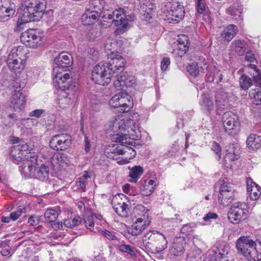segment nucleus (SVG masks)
<instances>
[{"instance_id":"09e8293b","label":"nucleus","mask_w":261,"mask_h":261,"mask_svg":"<svg viewBox=\"0 0 261 261\" xmlns=\"http://www.w3.org/2000/svg\"><path fill=\"white\" fill-rule=\"evenodd\" d=\"M250 67L252 69H253L256 75H254V73L251 72H250V74L252 76L253 81L256 83V86L261 88V74H260L259 70L255 65H250Z\"/></svg>"},{"instance_id":"9d476101","label":"nucleus","mask_w":261,"mask_h":261,"mask_svg":"<svg viewBox=\"0 0 261 261\" xmlns=\"http://www.w3.org/2000/svg\"><path fill=\"white\" fill-rule=\"evenodd\" d=\"M71 144V137L68 134L56 135L52 137L49 141L50 147L57 151L65 150Z\"/></svg>"},{"instance_id":"cd10ccee","label":"nucleus","mask_w":261,"mask_h":261,"mask_svg":"<svg viewBox=\"0 0 261 261\" xmlns=\"http://www.w3.org/2000/svg\"><path fill=\"white\" fill-rule=\"evenodd\" d=\"M113 152L118 155H124L125 156L123 159L125 160V163H128L129 160L136 155V151L133 148L123 145L116 148Z\"/></svg>"},{"instance_id":"37998d69","label":"nucleus","mask_w":261,"mask_h":261,"mask_svg":"<svg viewBox=\"0 0 261 261\" xmlns=\"http://www.w3.org/2000/svg\"><path fill=\"white\" fill-rule=\"evenodd\" d=\"M224 255V254L217 252L215 250H210L206 253L204 261H220Z\"/></svg>"},{"instance_id":"aec40b11","label":"nucleus","mask_w":261,"mask_h":261,"mask_svg":"<svg viewBox=\"0 0 261 261\" xmlns=\"http://www.w3.org/2000/svg\"><path fill=\"white\" fill-rule=\"evenodd\" d=\"M256 246L254 241L248 237H241L236 242V247L238 252L246 257L253 246Z\"/></svg>"},{"instance_id":"5701e85b","label":"nucleus","mask_w":261,"mask_h":261,"mask_svg":"<svg viewBox=\"0 0 261 261\" xmlns=\"http://www.w3.org/2000/svg\"><path fill=\"white\" fill-rule=\"evenodd\" d=\"M186 245L187 243L183 237L175 238L170 249V254L175 256H181L185 252Z\"/></svg>"},{"instance_id":"9b49d317","label":"nucleus","mask_w":261,"mask_h":261,"mask_svg":"<svg viewBox=\"0 0 261 261\" xmlns=\"http://www.w3.org/2000/svg\"><path fill=\"white\" fill-rule=\"evenodd\" d=\"M123 198L126 199V197L123 194H118L115 196L112 200V204L115 212L123 217H127L130 211V203L128 201L125 202Z\"/></svg>"},{"instance_id":"c85d7f7f","label":"nucleus","mask_w":261,"mask_h":261,"mask_svg":"<svg viewBox=\"0 0 261 261\" xmlns=\"http://www.w3.org/2000/svg\"><path fill=\"white\" fill-rule=\"evenodd\" d=\"M50 163L54 170L59 171L66 164V155L62 153H56L51 158Z\"/></svg>"},{"instance_id":"13d9d810","label":"nucleus","mask_w":261,"mask_h":261,"mask_svg":"<svg viewBox=\"0 0 261 261\" xmlns=\"http://www.w3.org/2000/svg\"><path fill=\"white\" fill-rule=\"evenodd\" d=\"M212 149L218 155L219 159L221 155V147L220 145L216 142H214L212 144Z\"/></svg>"},{"instance_id":"f704fd0d","label":"nucleus","mask_w":261,"mask_h":261,"mask_svg":"<svg viewBox=\"0 0 261 261\" xmlns=\"http://www.w3.org/2000/svg\"><path fill=\"white\" fill-rule=\"evenodd\" d=\"M58 215L59 214L57 211L53 208H48L45 212L44 217L47 222L51 223H54V226H53V227L55 229H59L60 226H62V225L55 223L58 217Z\"/></svg>"},{"instance_id":"ddd939ff","label":"nucleus","mask_w":261,"mask_h":261,"mask_svg":"<svg viewBox=\"0 0 261 261\" xmlns=\"http://www.w3.org/2000/svg\"><path fill=\"white\" fill-rule=\"evenodd\" d=\"M218 197L222 205L228 206L234 199V191L229 184L224 182L220 186Z\"/></svg>"},{"instance_id":"4c0bfd02","label":"nucleus","mask_w":261,"mask_h":261,"mask_svg":"<svg viewBox=\"0 0 261 261\" xmlns=\"http://www.w3.org/2000/svg\"><path fill=\"white\" fill-rule=\"evenodd\" d=\"M231 49L239 55H243L246 51V43L243 40H237L233 41L230 46Z\"/></svg>"},{"instance_id":"c03bdc74","label":"nucleus","mask_w":261,"mask_h":261,"mask_svg":"<svg viewBox=\"0 0 261 261\" xmlns=\"http://www.w3.org/2000/svg\"><path fill=\"white\" fill-rule=\"evenodd\" d=\"M82 221V218L77 215L75 216L74 218H68L65 219L64 224L67 227L72 228L80 224Z\"/></svg>"},{"instance_id":"f257e3e1","label":"nucleus","mask_w":261,"mask_h":261,"mask_svg":"<svg viewBox=\"0 0 261 261\" xmlns=\"http://www.w3.org/2000/svg\"><path fill=\"white\" fill-rule=\"evenodd\" d=\"M105 13L101 17L112 20V22H114L116 27L115 31L116 35L122 34L127 31L132 27V22L135 19L134 14L126 15L125 10L122 8L108 11Z\"/></svg>"},{"instance_id":"603ef678","label":"nucleus","mask_w":261,"mask_h":261,"mask_svg":"<svg viewBox=\"0 0 261 261\" xmlns=\"http://www.w3.org/2000/svg\"><path fill=\"white\" fill-rule=\"evenodd\" d=\"M119 249L120 251L127 253L132 256L135 255L134 251L129 245L125 244L121 245L119 246Z\"/></svg>"},{"instance_id":"1a4fd4ad","label":"nucleus","mask_w":261,"mask_h":261,"mask_svg":"<svg viewBox=\"0 0 261 261\" xmlns=\"http://www.w3.org/2000/svg\"><path fill=\"white\" fill-rule=\"evenodd\" d=\"M222 121L224 130L227 133L233 135L238 133L240 123L237 115L231 112H225Z\"/></svg>"},{"instance_id":"473e14b6","label":"nucleus","mask_w":261,"mask_h":261,"mask_svg":"<svg viewBox=\"0 0 261 261\" xmlns=\"http://www.w3.org/2000/svg\"><path fill=\"white\" fill-rule=\"evenodd\" d=\"M247 190L250 195V199L255 200L259 198L261 194L259 187L250 179V184L249 180L247 181Z\"/></svg>"},{"instance_id":"6e6d98bb","label":"nucleus","mask_w":261,"mask_h":261,"mask_svg":"<svg viewBox=\"0 0 261 261\" xmlns=\"http://www.w3.org/2000/svg\"><path fill=\"white\" fill-rule=\"evenodd\" d=\"M240 158L239 153L226 154L224 157V162L227 164V161H234L237 160Z\"/></svg>"},{"instance_id":"0eeeda50","label":"nucleus","mask_w":261,"mask_h":261,"mask_svg":"<svg viewBox=\"0 0 261 261\" xmlns=\"http://www.w3.org/2000/svg\"><path fill=\"white\" fill-rule=\"evenodd\" d=\"M110 106L114 108H120L123 112H128L133 106V100L130 95L121 92L113 96L109 101Z\"/></svg>"},{"instance_id":"de8ad7c7","label":"nucleus","mask_w":261,"mask_h":261,"mask_svg":"<svg viewBox=\"0 0 261 261\" xmlns=\"http://www.w3.org/2000/svg\"><path fill=\"white\" fill-rule=\"evenodd\" d=\"M229 11L230 14L233 17L234 19L237 21L242 20L241 14L243 12V8L242 6L231 7L229 8Z\"/></svg>"},{"instance_id":"393cba45","label":"nucleus","mask_w":261,"mask_h":261,"mask_svg":"<svg viewBox=\"0 0 261 261\" xmlns=\"http://www.w3.org/2000/svg\"><path fill=\"white\" fill-rule=\"evenodd\" d=\"M34 21H38V20L36 19L33 9L30 7L29 4H28V5L25 6L20 12L18 22L22 24Z\"/></svg>"},{"instance_id":"5fc2aeb1","label":"nucleus","mask_w":261,"mask_h":261,"mask_svg":"<svg viewBox=\"0 0 261 261\" xmlns=\"http://www.w3.org/2000/svg\"><path fill=\"white\" fill-rule=\"evenodd\" d=\"M101 234L109 240H115L117 239L116 236L112 232L108 230H101Z\"/></svg>"},{"instance_id":"338daca9","label":"nucleus","mask_w":261,"mask_h":261,"mask_svg":"<svg viewBox=\"0 0 261 261\" xmlns=\"http://www.w3.org/2000/svg\"><path fill=\"white\" fill-rule=\"evenodd\" d=\"M245 59L247 61L250 62H253L255 60L254 55L251 52L246 53Z\"/></svg>"},{"instance_id":"e433bc0d","label":"nucleus","mask_w":261,"mask_h":261,"mask_svg":"<svg viewBox=\"0 0 261 261\" xmlns=\"http://www.w3.org/2000/svg\"><path fill=\"white\" fill-rule=\"evenodd\" d=\"M155 181L154 179L145 180L143 186L140 189L141 194L145 196L151 195L154 190Z\"/></svg>"},{"instance_id":"bb28decb","label":"nucleus","mask_w":261,"mask_h":261,"mask_svg":"<svg viewBox=\"0 0 261 261\" xmlns=\"http://www.w3.org/2000/svg\"><path fill=\"white\" fill-rule=\"evenodd\" d=\"M237 31L236 25L230 24L227 26L221 34L220 39L221 43L227 44L236 35Z\"/></svg>"},{"instance_id":"423d86ee","label":"nucleus","mask_w":261,"mask_h":261,"mask_svg":"<svg viewBox=\"0 0 261 261\" xmlns=\"http://www.w3.org/2000/svg\"><path fill=\"white\" fill-rule=\"evenodd\" d=\"M248 213V206L244 202H236L229 208L227 217L229 221L233 224H239L244 220Z\"/></svg>"},{"instance_id":"69168bd1","label":"nucleus","mask_w":261,"mask_h":261,"mask_svg":"<svg viewBox=\"0 0 261 261\" xmlns=\"http://www.w3.org/2000/svg\"><path fill=\"white\" fill-rule=\"evenodd\" d=\"M76 184L78 188L82 189L84 191H85L87 184V181L79 178L78 180L76 181Z\"/></svg>"},{"instance_id":"49530a36","label":"nucleus","mask_w":261,"mask_h":261,"mask_svg":"<svg viewBox=\"0 0 261 261\" xmlns=\"http://www.w3.org/2000/svg\"><path fill=\"white\" fill-rule=\"evenodd\" d=\"M249 96L253 103L256 105H261V91L258 89H251L249 92Z\"/></svg>"},{"instance_id":"f3484780","label":"nucleus","mask_w":261,"mask_h":261,"mask_svg":"<svg viewBox=\"0 0 261 261\" xmlns=\"http://www.w3.org/2000/svg\"><path fill=\"white\" fill-rule=\"evenodd\" d=\"M114 79V86L118 90H125V88L132 87L136 84L134 77L129 76L125 72L115 76Z\"/></svg>"},{"instance_id":"20e7f679","label":"nucleus","mask_w":261,"mask_h":261,"mask_svg":"<svg viewBox=\"0 0 261 261\" xmlns=\"http://www.w3.org/2000/svg\"><path fill=\"white\" fill-rule=\"evenodd\" d=\"M143 243L146 249L153 253H159L167 247L165 236L154 230L145 233Z\"/></svg>"},{"instance_id":"c9c22d12","label":"nucleus","mask_w":261,"mask_h":261,"mask_svg":"<svg viewBox=\"0 0 261 261\" xmlns=\"http://www.w3.org/2000/svg\"><path fill=\"white\" fill-rule=\"evenodd\" d=\"M246 143L248 148L255 150L261 146V137L255 134L250 135L247 138Z\"/></svg>"},{"instance_id":"7c9ffc66","label":"nucleus","mask_w":261,"mask_h":261,"mask_svg":"<svg viewBox=\"0 0 261 261\" xmlns=\"http://www.w3.org/2000/svg\"><path fill=\"white\" fill-rule=\"evenodd\" d=\"M55 63L59 68H66L70 66L72 64V60L70 56L64 53H61L54 60Z\"/></svg>"},{"instance_id":"dca6fc26","label":"nucleus","mask_w":261,"mask_h":261,"mask_svg":"<svg viewBox=\"0 0 261 261\" xmlns=\"http://www.w3.org/2000/svg\"><path fill=\"white\" fill-rule=\"evenodd\" d=\"M106 64L109 65V69L112 73V75H119L123 72L125 65V60L121 56L117 55L116 57H112L108 62H105Z\"/></svg>"},{"instance_id":"0e129e2a","label":"nucleus","mask_w":261,"mask_h":261,"mask_svg":"<svg viewBox=\"0 0 261 261\" xmlns=\"http://www.w3.org/2000/svg\"><path fill=\"white\" fill-rule=\"evenodd\" d=\"M226 154L238 153L236 151L235 145L233 144H230L226 146Z\"/></svg>"},{"instance_id":"2eb2a0df","label":"nucleus","mask_w":261,"mask_h":261,"mask_svg":"<svg viewBox=\"0 0 261 261\" xmlns=\"http://www.w3.org/2000/svg\"><path fill=\"white\" fill-rule=\"evenodd\" d=\"M167 11L168 13L167 20L169 23H178L184 17L185 12L184 7L178 2L172 4Z\"/></svg>"},{"instance_id":"c756f323","label":"nucleus","mask_w":261,"mask_h":261,"mask_svg":"<svg viewBox=\"0 0 261 261\" xmlns=\"http://www.w3.org/2000/svg\"><path fill=\"white\" fill-rule=\"evenodd\" d=\"M120 118L116 119L114 121H111L110 123L109 128L114 132H119L122 135V133H124V130L126 129L127 126V120ZM117 136L120 135L117 134Z\"/></svg>"},{"instance_id":"e2e57ef3","label":"nucleus","mask_w":261,"mask_h":261,"mask_svg":"<svg viewBox=\"0 0 261 261\" xmlns=\"http://www.w3.org/2000/svg\"><path fill=\"white\" fill-rule=\"evenodd\" d=\"M218 218V215L216 213L209 212L206 214L203 219L206 222H210L211 219H216Z\"/></svg>"},{"instance_id":"79ce46f5","label":"nucleus","mask_w":261,"mask_h":261,"mask_svg":"<svg viewBox=\"0 0 261 261\" xmlns=\"http://www.w3.org/2000/svg\"><path fill=\"white\" fill-rule=\"evenodd\" d=\"M245 257L249 261H259L261 259V249L258 251L256 246H253Z\"/></svg>"},{"instance_id":"f03ea898","label":"nucleus","mask_w":261,"mask_h":261,"mask_svg":"<svg viewBox=\"0 0 261 261\" xmlns=\"http://www.w3.org/2000/svg\"><path fill=\"white\" fill-rule=\"evenodd\" d=\"M20 167L22 174L27 178H35L42 181H46L48 178V166L43 164H39L37 157H33L32 160L24 163Z\"/></svg>"},{"instance_id":"4468645a","label":"nucleus","mask_w":261,"mask_h":261,"mask_svg":"<svg viewBox=\"0 0 261 261\" xmlns=\"http://www.w3.org/2000/svg\"><path fill=\"white\" fill-rule=\"evenodd\" d=\"M137 127L134 120L128 119L126 129L124 130V133H122V135H119L116 138V141L122 144H127L128 138L133 139L138 138L139 136L137 134V131L138 130L137 129Z\"/></svg>"},{"instance_id":"412c9836","label":"nucleus","mask_w":261,"mask_h":261,"mask_svg":"<svg viewBox=\"0 0 261 261\" xmlns=\"http://www.w3.org/2000/svg\"><path fill=\"white\" fill-rule=\"evenodd\" d=\"M187 36L182 35L179 37L172 46V54L175 57H182L188 50Z\"/></svg>"},{"instance_id":"72a5a7b5","label":"nucleus","mask_w":261,"mask_h":261,"mask_svg":"<svg viewBox=\"0 0 261 261\" xmlns=\"http://www.w3.org/2000/svg\"><path fill=\"white\" fill-rule=\"evenodd\" d=\"M99 15L92 10L87 8L85 12L82 16V21L84 25L93 24L98 18Z\"/></svg>"},{"instance_id":"a18cd8bd","label":"nucleus","mask_w":261,"mask_h":261,"mask_svg":"<svg viewBox=\"0 0 261 261\" xmlns=\"http://www.w3.org/2000/svg\"><path fill=\"white\" fill-rule=\"evenodd\" d=\"M86 227L91 231L94 230V214L90 213L86 214L83 217Z\"/></svg>"},{"instance_id":"39448f33","label":"nucleus","mask_w":261,"mask_h":261,"mask_svg":"<svg viewBox=\"0 0 261 261\" xmlns=\"http://www.w3.org/2000/svg\"><path fill=\"white\" fill-rule=\"evenodd\" d=\"M108 66L105 63L100 62L94 67L91 79L95 84L104 86L110 83L113 76Z\"/></svg>"},{"instance_id":"2f4dec72","label":"nucleus","mask_w":261,"mask_h":261,"mask_svg":"<svg viewBox=\"0 0 261 261\" xmlns=\"http://www.w3.org/2000/svg\"><path fill=\"white\" fill-rule=\"evenodd\" d=\"M228 94L223 90L217 91L215 97L216 107L223 109L228 105Z\"/></svg>"},{"instance_id":"680f3d73","label":"nucleus","mask_w":261,"mask_h":261,"mask_svg":"<svg viewBox=\"0 0 261 261\" xmlns=\"http://www.w3.org/2000/svg\"><path fill=\"white\" fill-rule=\"evenodd\" d=\"M44 110L43 109H36L31 112L29 114V116L31 117L39 118L44 113Z\"/></svg>"},{"instance_id":"7ed1b4c3","label":"nucleus","mask_w":261,"mask_h":261,"mask_svg":"<svg viewBox=\"0 0 261 261\" xmlns=\"http://www.w3.org/2000/svg\"><path fill=\"white\" fill-rule=\"evenodd\" d=\"M28 54L29 50L26 47L19 46L13 48L7 60V65L10 70L16 75L19 74L24 69Z\"/></svg>"},{"instance_id":"6e6552de","label":"nucleus","mask_w":261,"mask_h":261,"mask_svg":"<svg viewBox=\"0 0 261 261\" xmlns=\"http://www.w3.org/2000/svg\"><path fill=\"white\" fill-rule=\"evenodd\" d=\"M42 38V33L40 32L34 30H29L21 34L20 40L26 46L36 48L43 43Z\"/></svg>"},{"instance_id":"4be33fe9","label":"nucleus","mask_w":261,"mask_h":261,"mask_svg":"<svg viewBox=\"0 0 261 261\" xmlns=\"http://www.w3.org/2000/svg\"><path fill=\"white\" fill-rule=\"evenodd\" d=\"M145 218L146 216L144 214L137 218L128 229V232L132 236H137L142 232L149 225V221Z\"/></svg>"},{"instance_id":"a211bd4d","label":"nucleus","mask_w":261,"mask_h":261,"mask_svg":"<svg viewBox=\"0 0 261 261\" xmlns=\"http://www.w3.org/2000/svg\"><path fill=\"white\" fill-rule=\"evenodd\" d=\"M13 87L16 88V90L10 98V107L12 108L15 111H19L24 107L25 103V97L20 92L21 85L18 86L16 84L14 85Z\"/></svg>"},{"instance_id":"a19ab883","label":"nucleus","mask_w":261,"mask_h":261,"mask_svg":"<svg viewBox=\"0 0 261 261\" xmlns=\"http://www.w3.org/2000/svg\"><path fill=\"white\" fill-rule=\"evenodd\" d=\"M105 6V1L103 0H94L90 2L87 8L92 10L98 15L103 9Z\"/></svg>"},{"instance_id":"bf43d9fd","label":"nucleus","mask_w":261,"mask_h":261,"mask_svg":"<svg viewBox=\"0 0 261 261\" xmlns=\"http://www.w3.org/2000/svg\"><path fill=\"white\" fill-rule=\"evenodd\" d=\"M170 64L169 58L164 57L161 62V68L162 71H165Z\"/></svg>"},{"instance_id":"f8f14e48","label":"nucleus","mask_w":261,"mask_h":261,"mask_svg":"<svg viewBox=\"0 0 261 261\" xmlns=\"http://www.w3.org/2000/svg\"><path fill=\"white\" fill-rule=\"evenodd\" d=\"M29 150V146L26 143L19 144L13 147L11 154L16 161H24L25 163L32 160L33 157H36L35 155H32L28 152Z\"/></svg>"},{"instance_id":"b1692460","label":"nucleus","mask_w":261,"mask_h":261,"mask_svg":"<svg viewBox=\"0 0 261 261\" xmlns=\"http://www.w3.org/2000/svg\"><path fill=\"white\" fill-rule=\"evenodd\" d=\"M70 81L71 79L69 74L66 73L62 75L61 73H58L54 79V84L57 89L65 91L69 88Z\"/></svg>"},{"instance_id":"ea45409f","label":"nucleus","mask_w":261,"mask_h":261,"mask_svg":"<svg viewBox=\"0 0 261 261\" xmlns=\"http://www.w3.org/2000/svg\"><path fill=\"white\" fill-rule=\"evenodd\" d=\"M200 104L202 109L209 113L213 110L214 108V105L212 99L206 94L202 95Z\"/></svg>"},{"instance_id":"6ab92c4d","label":"nucleus","mask_w":261,"mask_h":261,"mask_svg":"<svg viewBox=\"0 0 261 261\" xmlns=\"http://www.w3.org/2000/svg\"><path fill=\"white\" fill-rule=\"evenodd\" d=\"M15 12V5L11 0H1L0 2V21H6Z\"/></svg>"},{"instance_id":"58836bf2","label":"nucleus","mask_w":261,"mask_h":261,"mask_svg":"<svg viewBox=\"0 0 261 261\" xmlns=\"http://www.w3.org/2000/svg\"><path fill=\"white\" fill-rule=\"evenodd\" d=\"M129 176L132 178L131 181L137 182L143 173V168L140 166H135L132 168H129Z\"/></svg>"},{"instance_id":"4d7b16f0","label":"nucleus","mask_w":261,"mask_h":261,"mask_svg":"<svg viewBox=\"0 0 261 261\" xmlns=\"http://www.w3.org/2000/svg\"><path fill=\"white\" fill-rule=\"evenodd\" d=\"M205 11V6L203 0H197V11L199 14H203Z\"/></svg>"},{"instance_id":"774afa93","label":"nucleus","mask_w":261,"mask_h":261,"mask_svg":"<svg viewBox=\"0 0 261 261\" xmlns=\"http://www.w3.org/2000/svg\"><path fill=\"white\" fill-rule=\"evenodd\" d=\"M145 211V207L142 205H138L134 211L135 214H139V212L143 213Z\"/></svg>"},{"instance_id":"864d4df0","label":"nucleus","mask_w":261,"mask_h":261,"mask_svg":"<svg viewBox=\"0 0 261 261\" xmlns=\"http://www.w3.org/2000/svg\"><path fill=\"white\" fill-rule=\"evenodd\" d=\"M41 220V218L38 215H31L28 219V223L30 226H34L37 225Z\"/></svg>"},{"instance_id":"052dcab7","label":"nucleus","mask_w":261,"mask_h":261,"mask_svg":"<svg viewBox=\"0 0 261 261\" xmlns=\"http://www.w3.org/2000/svg\"><path fill=\"white\" fill-rule=\"evenodd\" d=\"M70 99L67 97L61 98L59 100V105L60 107L62 109H65L68 107L69 105V102H70Z\"/></svg>"},{"instance_id":"a878e982","label":"nucleus","mask_w":261,"mask_h":261,"mask_svg":"<svg viewBox=\"0 0 261 261\" xmlns=\"http://www.w3.org/2000/svg\"><path fill=\"white\" fill-rule=\"evenodd\" d=\"M34 10L36 19L39 20L45 11L46 5L44 0H30L28 3Z\"/></svg>"},{"instance_id":"3c124183","label":"nucleus","mask_w":261,"mask_h":261,"mask_svg":"<svg viewBox=\"0 0 261 261\" xmlns=\"http://www.w3.org/2000/svg\"><path fill=\"white\" fill-rule=\"evenodd\" d=\"M187 70L191 75L194 76H197L200 72L199 66L194 63L189 64L187 67Z\"/></svg>"},{"instance_id":"8fccbe9b","label":"nucleus","mask_w":261,"mask_h":261,"mask_svg":"<svg viewBox=\"0 0 261 261\" xmlns=\"http://www.w3.org/2000/svg\"><path fill=\"white\" fill-rule=\"evenodd\" d=\"M240 84L241 87L246 90L252 85V80L249 77L243 75L240 79Z\"/></svg>"}]
</instances>
